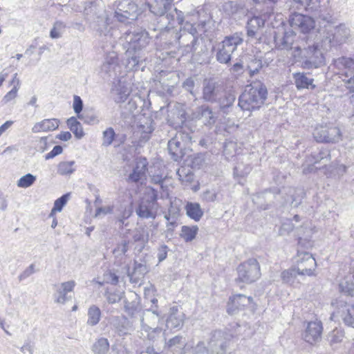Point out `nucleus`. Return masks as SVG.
Listing matches in <instances>:
<instances>
[{
  "label": "nucleus",
  "mask_w": 354,
  "mask_h": 354,
  "mask_svg": "<svg viewBox=\"0 0 354 354\" xmlns=\"http://www.w3.org/2000/svg\"><path fill=\"white\" fill-rule=\"evenodd\" d=\"M185 209L187 215L195 221H198L203 215V211L198 203H187Z\"/></svg>",
  "instance_id": "40"
},
{
  "label": "nucleus",
  "mask_w": 354,
  "mask_h": 354,
  "mask_svg": "<svg viewBox=\"0 0 354 354\" xmlns=\"http://www.w3.org/2000/svg\"><path fill=\"white\" fill-rule=\"evenodd\" d=\"M322 332V326L321 322H309L304 334V338L306 342L313 344L320 339Z\"/></svg>",
  "instance_id": "23"
},
{
  "label": "nucleus",
  "mask_w": 354,
  "mask_h": 354,
  "mask_svg": "<svg viewBox=\"0 0 354 354\" xmlns=\"http://www.w3.org/2000/svg\"><path fill=\"white\" fill-rule=\"evenodd\" d=\"M296 35L291 30L286 31L281 37H274L276 46L281 49L294 50L295 57L305 58L302 66L306 69L316 68L324 63L322 53L319 46L308 35L295 39Z\"/></svg>",
  "instance_id": "1"
},
{
  "label": "nucleus",
  "mask_w": 354,
  "mask_h": 354,
  "mask_svg": "<svg viewBox=\"0 0 354 354\" xmlns=\"http://www.w3.org/2000/svg\"><path fill=\"white\" fill-rule=\"evenodd\" d=\"M184 322V314L182 312H178L177 308H171L167 320V327L172 328H179L183 326Z\"/></svg>",
  "instance_id": "34"
},
{
  "label": "nucleus",
  "mask_w": 354,
  "mask_h": 354,
  "mask_svg": "<svg viewBox=\"0 0 354 354\" xmlns=\"http://www.w3.org/2000/svg\"><path fill=\"white\" fill-rule=\"evenodd\" d=\"M297 276H300L296 266L291 267L288 270H283L281 274V277L283 283L295 286L299 283L297 280Z\"/></svg>",
  "instance_id": "37"
},
{
  "label": "nucleus",
  "mask_w": 354,
  "mask_h": 354,
  "mask_svg": "<svg viewBox=\"0 0 354 354\" xmlns=\"http://www.w3.org/2000/svg\"><path fill=\"white\" fill-rule=\"evenodd\" d=\"M152 123L153 122L150 118H145L137 125L136 131L138 133H140L141 141L147 142L149 139L150 134L154 130Z\"/></svg>",
  "instance_id": "31"
},
{
  "label": "nucleus",
  "mask_w": 354,
  "mask_h": 354,
  "mask_svg": "<svg viewBox=\"0 0 354 354\" xmlns=\"http://www.w3.org/2000/svg\"><path fill=\"white\" fill-rule=\"evenodd\" d=\"M295 263L300 276H313L317 266L315 258L307 252L298 250Z\"/></svg>",
  "instance_id": "10"
},
{
  "label": "nucleus",
  "mask_w": 354,
  "mask_h": 354,
  "mask_svg": "<svg viewBox=\"0 0 354 354\" xmlns=\"http://www.w3.org/2000/svg\"><path fill=\"white\" fill-rule=\"evenodd\" d=\"M129 241L128 240H122L120 243L117 244L113 251L115 263L121 265L125 263L127 256L126 253L129 250Z\"/></svg>",
  "instance_id": "30"
},
{
  "label": "nucleus",
  "mask_w": 354,
  "mask_h": 354,
  "mask_svg": "<svg viewBox=\"0 0 354 354\" xmlns=\"http://www.w3.org/2000/svg\"><path fill=\"white\" fill-rule=\"evenodd\" d=\"M295 84L298 90L304 88L314 89L315 85L313 84L314 80L307 77L304 73H296L293 74Z\"/></svg>",
  "instance_id": "32"
},
{
  "label": "nucleus",
  "mask_w": 354,
  "mask_h": 354,
  "mask_svg": "<svg viewBox=\"0 0 354 354\" xmlns=\"http://www.w3.org/2000/svg\"><path fill=\"white\" fill-rule=\"evenodd\" d=\"M73 9L76 12H82L88 20H93L96 24V30L100 35H106L110 18L102 3L97 1L85 2L82 6H74Z\"/></svg>",
  "instance_id": "3"
},
{
  "label": "nucleus",
  "mask_w": 354,
  "mask_h": 354,
  "mask_svg": "<svg viewBox=\"0 0 354 354\" xmlns=\"http://www.w3.org/2000/svg\"><path fill=\"white\" fill-rule=\"evenodd\" d=\"M238 279L243 283H250L261 276L260 266L255 259H249L237 268Z\"/></svg>",
  "instance_id": "8"
},
{
  "label": "nucleus",
  "mask_w": 354,
  "mask_h": 354,
  "mask_svg": "<svg viewBox=\"0 0 354 354\" xmlns=\"http://www.w3.org/2000/svg\"><path fill=\"white\" fill-rule=\"evenodd\" d=\"M122 299L120 293L117 292H108L106 295V299L109 304H115L119 302Z\"/></svg>",
  "instance_id": "63"
},
{
  "label": "nucleus",
  "mask_w": 354,
  "mask_h": 354,
  "mask_svg": "<svg viewBox=\"0 0 354 354\" xmlns=\"http://www.w3.org/2000/svg\"><path fill=\"white\" fill-rule=\"evenodd\" d=\"M160 321V315L155 311L147 310L143 313L141 318L142 331H149L154 329V332L159 330L158 324Z\"/></svg>",
  "instance_id": "20"
},
{
  "label": "nucleus",
  "mask_w": 354,
  "mask_h": 354,
  "mask_svg": "<svg viewBox=\"0 0 354 354\" xmlns=\"http://www.w3.org/2000/svg\"><path fill=\"white\" fill-rule=\"evenodd\" d=\"M346 80H344L346 88L351 91L354 92V73H351V72H348V73L346 74Z\"/></svg>",
  "instance_id": "64"
},
{
  "label": "nucleus",
  "mask_w": 354,
  "mask_h": 354,
  "mask_svg": "<svg viewBox=\"0 0 354 354\" xmlns=\"http://www.w3.org/2000/svg\"><path fill=\"white\" fill-rule=\"evenodd\" d=\"M289 22L292 28L298 30L304 35L310 34L309 32L315 26V22L312 17L297 12L290 16Z\"/></svg>",
  "instance_id": "17"
},
{
  "label": "nucleus",
  "mask_w": 354,
  "mask_h": 354,
  "mask_svg": "<svg viewBox=\"0 0 354 354\" xmlns=\"http://www.w3.org/2000/svg\"><path fill=\"white\" fill-rule=\"evenodd\" d=\"M165 341L166 339L165 338ZM185 346V339L182 336L176 335L165 342V348L171 350L174 354H181Z\"/></svg>",
  "instance_id": "33"
},
{
  "label": "nucleus",
  "mask_w": 354,
  "mask_h": 354,
  "mask_svg": "<svg viewBox=\"0 0 354 354\" xmlns=\"http://www.w3.org/2000/svg\"><path fill=\"white\" fill-rule=\"evenodd\" d=\"M199 115L204 120L205 124L212 125L216 122L212 109L209 106L203 105L199 108Z\"/></svg>",
  "instance_id": "45"
},
{
  "label": "nucleus",
  "mask_w": 354,
  "mask_h": 354,
  "mask_svg": "<svg viewBox=\"0 0 354 354\" xmlns=\"http://www.w3.org/2000/svg\"><path fill=\"white\" fill-rule=\"evenodd\" d=\"M331 156L328 149L322 148L319 151L313 152L306 157L305 163L303 165V173L307 174L315 172L326 166Z\"/></svg>",
  "instance_id": "7"
},
{
  "label": "nucleus",
  "mask_w": 354,
  "mask_h": 354,
  "mask_svg": "<svg viewBox=\"0 0 354 354\" xmlns=\"http://www.w3.org/2000/svg\"><path fill=\"white\" fill-rule=\"evenodd\" d=\"M350 36V29L344 24L330 27L324 37L325 48L344 43Z\"/></svg>",
  "instance_id": "11"
},
{
  "label": "nucleus",
  "mask_w": 354,
  "mask_h": 354,
  "mask_svg": "<svg viewBox=\"0 0 354 354\" xmlns=\"http://www.w3.org/2000/svg\"><path fill=\"white\" fill-rule=\"evenodd\" d=\"M223 86L214 80H205L203 83L202 99L209 103H214L223 93Z\"/></svg>",
  "instance_id": "15"
},
{
  "label": "nucleus",
  "mask_w": 354,
  "mask_h": 354,
  "mask_svg": "<svg viewBox=\"0 0 354 354\" xmlns=\"http://www.w3.org/2000/svg\"><path fill=\"white\" fill-rule=\"evenodd\" d=\"M132 239L135 243H139L141 250L149 241V232L145 227L137 228L133 232Z\"/></svg>",
  "instance_id": "41"
},
{
  "label": "nucleus",
  "mask_w": 354,
  "mask_h": 354,
  "mask_svg": "<svg viewBox=\"0 0 354 354\" xmlns=\"http://www.w3.org/2000/svg\"><path fill=\"white\" fill-rule=\"evenodd\" d=\"M265 21L261 17H254L250 19L247 24V35L251 39H261L259 31L264 26Z\"/></svg>",
  "instance_id": "27"
},
{
  "label": "nucleus",
  "mask_w": 354,
  "mask_h": 354,
  "mask_svg": "<svg viewBox=\"0 0 354 354\" xmlns=\"http://www.w3.org/2000/svg\"><path fill=\"white\" fill-rule=\"evenodd\" d=\"M117 211L118 213L116 214V218L118 222L122 225H123L124 221L129 218L132 214V209L124 205H120L118 207Z\"/></svg>",
  "instance_id": "48"
},
{
  "label": "nucleus",
  "mask_w": 354,
  "mask_h": 354,
  "mask_svg": "<svg viewBox=\"0 0 354 354\" xmlns=\"http://www.w3.org/2000/svg\"><path fill=\"white\" fill-rule=\"evenodd\" d=\"M73 108L75 113H77L78 115V118L82 119V116L80 115V112L83 109V101L82 100L81 97L77 95H75L73 97Z\"/></svg>",
  "instance_id": "58"
},
{
  "label": "nucleus",
  "mask_w": 354,
  "mask_h": 354,
  "mask_svg": "<svg viewBox=\"0 0 354 354\" xmlns=\"http://www.w3.org/2000/svg\"><path fill=\"white\" fill-rule=\"evenodd\" d=\"M216 197L217 193L214 190H206L203 194V199L207 202H214Z\"/></svg>",
  "instance_id": "61"
},
{
  "label": "nucleus",
  "mask_w": 354,
  "mask_h": 354,
  "mask_svg": "<svg viewBox=\"0 0 354 354\" xmlns=\"http://www.w3.org/2000/svg\"><path fill=\"white\" fill-rule=\"evenodd\" d=\"M186 121V112L180 105H175L169 109L167 122L175 129L181 127Z\"/></svg>",
  "instance_id": "21"
},
{
  "label": "nucleus",
  "mask_w": 354,
  "mask_h": 354,
  "mask_svg": "<svg viewBox=\"0 0 354 354\" xmlns=\"http://www.w3.org/2000/svg\"><path fill=\"white\" fill-rule=\"evenodd\" d=\"M92 351L95 354H106L109 350V342L106 338L97 339L92 346Z\"/></svg>",
  "instance_id": "44"
},
{
  "label": "nucleus",
  "mask_w": 354,
  "mask_h": 354,
  "mask_svg": "<svg viewBox=\"0 0 354 354\" xmlns=\"http://www.w3.org/2000/svg\"><path fill=\"white\" fill-rule=\"evenodd\" d=\"M66 25L64 22L57 21L54 23L50 32V37L52 39H58L62 37L64 32Z\"/></svg>",
  "instance_id": "51"
},
{
  "label": "nucleus",
  "mask_w": 354,
  "mask_h": 354,
  "mask_svg": "<svg viewBox=\"0 0 354 354\" xmlns=\"http://www.w3.org/2000/svg\"><path fill=\"white\" fill-rule=\"evenodd\" d=\"M69 194H66L57 198L54 203V207H53L50 216H53L55 212H61L63 207L66 204L68 199Z\"/></svg>",
  "instance_id": "54"
},
{
  "label": "nucleus",
  "mask_w": 354,
  "mask_h": 354,
  "mask_svg": "<svg viewBox=\"0 0 354 354\" xmlns=\"http://www.w3.org/2000/svg\"><path fill=\"white\" fill-rule=\"evenodd\" d=\"M12 83L15 84L14 87L4 96L3 101L5 103H7L14 98L16 97L17 91L19 88L20 82L19 80L17 78V74L15 75Z\"/></svg>",
  "instance_id": "52"
},
{
  "label": "nucleus",
  "mask_w": 354,
  "mask_h": 354,
  "mask_svg": "<svg viewBox=\"0 0 354 354\" xmlns=\"http://www.w3.org/2000/svg\"><path fill=\"white\" fill-rule=\"evenodd\" d=\"M221 331H216L209 342V348L211 354H225L228 346V342L226 340L218 339L221 337Z\"/></svg>",
  "instance_id": "25"
},
{
  "label": "nucleus",
  "mask_w": 354,
  "mask_h": 354,
  "mask_svg": "<svg viewBox=\"0 0 354 354\" xmlns=\"http://www.w3.org/2000/svg\"><path fill=\"white\" fill-rule=\"evenodd\" d=\"M267 97L266 86L261 82H254L246 86L239 97L238 105L243 111H257L265 104Z\"/></svg>",
  "instance_id": "2"
},
{
  "label": "nucleus",
  "mask_w": 354,
  "mask_h": 354,
  "mask_svg": "<svg viewBox=\"0 0 354 354\" xmlns=\"http://www.w3.org/2000/svg\"><path fill=\"white\" fill-rule=\"evenodd\" d=\"M66 124L76 138L81 139L84 136L82 126L76 118L71 117L67 120Z\"/></svg>",
  "instance_id": "43"
},
{
  "label": "nucleus",
  "mask_w": 354,
  "mask_h": 354,
  "mask_svg": "<svg viewBox=\"0 0 354 354\" xmlns=\"http://www.w3.org/2000/svg\"><path fill=\"white\" fill-rule=\"evenodd\" d=\"M118 81V84L115 86V88H113V91L115 92V96L114 97L115 102L117 103L124 102L127 100L129 97L131 90L130 88L125 86L122 85V79H120Z\"/></svg>",
  "instance_id": "36"
},
{
  "label": "nucleus",
  "mask_w": 354,
  "mask_h": 354,
  "mask_svg": "<svg viewBox=\"0 0 354 354\" xmlns=\"http://www.w3.org/2000/svg\"><path fill=\"white\" fill-rule=\"evenodd\" d=\"M328 338L330 344L333 345L342 341L344 333L341 330L336 328L330 333Z\"/></svg>",
  "instance_id": "56"
},
{
  "label": "nucleus",
  "mask_w": 354,
  "mask_h": 354,
  "mask_svg": "<svg viewBox=\"0 0 354 354\" xmlns=\"http://www.w3.org/2000/svg\"><path fill=\"white\" fill-rule=\"evenodd\" d=\"M236 100L235 91L232 89L225 90L223 88V93L218 96L216 103L220 110L224 113H227L229 109L233 106Z\"/></svg>",
  "instance_id": "22"
},
{
  "label": "nucleus",
  "mask_w": 354,
  "mask_h": 354,
  "mask_svg": "<svg viewBox=\"0 0 354 354\" xmlns=\"http://www.w3.org/2000/svg\"><path fill=\"white\" fill-rule=\"evenodd\" d=\"M294 229V225L290 220H286L282 223L279 228V233L280 235L283 236L289 234Z\"/></svg>",
  "instance_id": "59"
},
{
  "label": "nucleus",
  "mask_w": 354,
  "mask_h": 354,
  "mask_svg": "<svg viewBox=\"0 0 354 354\" xmlns=\"http://www.w3.org/2000/svg\"><path fill=\"white\" fill-rule=\"evenodd\" d=\"M158 208V191L151 187H147L143 196L138 201L135 209L136 215L140 219L154 220L157 216Z\"/></svg>",
  "instance_id": "4"
},
{
  "label": "nucleus",
  "mask_w": 354,
  "mask_h": 354,
  "mask_svg": "<svg viewBox=\"0 0 354 354\" xmlns=\"http://www.w3.org/2000/svg\"><path fill=\"white\" fill-rule=\"evenodd\" d=\"M119 41L127 55H130L132 53H142L149 45L150 37L145 30L138 28L126 32L120 37Z\"/></svg>",
  "instance_id": "5"
},
{
  "label": "nucleus",
  "mask_w": 354,
  "mask_h": 354,
  "mask_svg": "<svg viewBox=\"0 0 354 354\" xmlns=\"http://www.w3.org/2000/svg\"><path fill=\"white\" fill-rule=\"evenodd\" d=\"M88 319L86 324L88 326H94L97 325L101 319V310L95 305L91 306L88 309Z\"/></svg>",
  "instance_id": "42"
},
{
  "label": "nucleus",
  "mask_w": 354,
  "mask_h": 354,
  "mask_svg": "<svg viewBox=\"0 0 354 354\" xmlns=\"http://www.w3.org/2000/svg\"><path fill=\"white\" fill-rule=\"evenodd\" d=\"M36 176L31 174H27L21 176L17 181V186L21 188H27L30 187L36 180Z\"/></svg>",
  "instance_id": "53"
},
{
  "label": "nucleus",
  "mask_w": 354,
  "mask_h": 354,
  "mask_svg": "<svg viewBox=\"0 0 354 354\" xmlns=\"http://www.w3.org/2000/svg\"><path fill=\"white\" fill-rule=\"evenodd\" d=\"M168 150L174 161H178L185 155V145L180 140L179 136H174L168 142Z\"/></svg>",
  "instance_id": "24"
},
{
  "label": "nucleus",
  "mask_w": 354,
  "mask_h": 354,
  "mask_svg": "<svg viewBox=\"0 0 354 354\" xmlns=\"http://www.w3.org/2000/svg\"><path fill=\"white\" fill-rule=\"evenodd\" d=\"M243 41V34L241 32H235L232 35L226 36L216 46V59L217 62L225 64L230 63L232 54Z\"/></svg>",
  "instance_id": "6"
},
{
  "label": "nucleus",
  "mask_w": 354,
  "mask_h": 354,
  "mask_svg": "<svg viewBox=\"0 0 354 354\" xmlns=\"http://www.w3.org/2000/svg\"><path fill=\"white\" fill-rule=\"evenodd\" d=\"M337 64L343 67L344 71L342 72V75L346 77V74L348 72L351 73H354V59L349 57H341L337 60Z\"/></svg>",
  "instance_id": "47"
},
{
  "label": "nucleus",
  "mask_w": 354,
  "mask_h": 354,
  "mask_svg": "<svg viewBox=\"0 0 354 354\" xmlns=\"http://www.w3.org/2000/svg\"><path fill=\"white\" fill-rule=\"evenodd\" d=\"M76 283L73 280L62 282L54 286V301L56 304H64L71 300L72 297L69 294L73 292Z\"/></svg>",
  "instance_id": "18"
},
{
  "label": "nucleus",
  "mask_w": 354,
  "mask_h": 354,
  "mask_svg": "<svg viewBox=\"0 0 354 354\" xmlns=\"http://www.w3.org/2000/svg\"><path fill=\"white\" fill-rule=\"evenodd\" d=\"M138 17L137 5L129 0L120 1L115 12V17L120 22L129 23Z\"/></svg>",
  "instance_id": "14"
},
{
  "label": "nucleus",
  "mask_w": 354,
  "mask_h": 354,
  "mask_svg": "<svg viewBox=\"0 0 354 354\" xmlns=\"http://www.w3.org/2000/svg\"><path fill=\"white\" fill-rule=\"evenodd\" d=\"M230 303L227 305V313L230 315H233L235 313V309L242 308L250 305L252 302V298L251 297H246L244 295H236L230 299Z\"/></svg>",
  "instance_id": "26"
},
{
  "label": "nucleus",
  "mask_w": 354,
  "mask_h": 354,
  "mask_svg": "<svg viewBox=\"0 0 354 354\" xmlns=\"http://www.w3.org/2000/svg\"><path fill=\"white\" fill-rule=\"evenodd\" d=\"M147 272L148 268L146 264L135 261L133 271L131 273L128 272V275L132 282L137 283Z\"/></svg>",
  "instance_id": "39"
},
{
  "label": "nucleus",
  "mask_w": 354,
  "mask_h": 354,
  "mask_svg": "<svg viewBox=\"0 0 354 354\" xmlns=\"http://www.w3.org/2000/svg\"><path fill=\"white\" fill-rule=\"evenodd\" d=\"M261 68L262 62L260 59H252L248 66V68L251 76L257 74Z\"/></svg>",
  "instance_id": "57"
},
{
  "label": "nucleus",
  "mask_w": 354,
  "mask_h": 354,
  "mask_svg": "<svg viewBox=\"0 0 354 354\" xmlns=\"http://www.w3.org/2000/svg\"><path fill=\"white\" fill-rule=\"evenodd\" d=\"M59 121L57 119H45L41 122H37L32 128L33 133L45 132L54 131L59 127Z\"/></svg>",
  "instance_id": "29"
},
{
  "label": "nucleus",
  "mask_w": 354,
  "mask_h": 354,
  "mask_svg": "<svg viewBox=\"0 0 354 354\" xmlns=\"http://www.w3.org/2000/svg\"><path fill=\"white\" fill-rule=\"evenodd\" d=\"M116 134L112 127L106 129L102 132V145L104 147H109L113 142Z\"/></svg>",
  "instance_id": "49"
},
{
  "label": "nucleus",
  "mask_w": 354,
  "mask_h": 354,
  "mask_svg": "<svg viewBox=\"0 0 354 354\" xmlns=\"http://www.w3.org/2000/svg\"><path fill=\"white\" fill-rule=\"evenodd\" d=\"M313 137L318 142H337L341 138V132L337 127H318L313 131Z\"/></svg>",
  "instance_id": "16"
},
{
  "label": "nucleus",
  "mask_w": 354,
  "mask_h": 354,
  "mask_svg": "<svg viewBox=\"0 0 354 354\" xmlns=\"http://www.w3.org/2000/svg\"><path fill=\"white\" fill-rule=\"evenodd\" d=\"M115 327L120 335H127L131 329L129 322L125 317L118 319V325Z\"/></svg>",
  "instance_id": "55"
},
{
  "label": "nucleus",
  "mask_w": 354,
  "mask_h": 354,
  "mask_svg": "<svg viewBox=\"0 0 354 354\" xmlns=\"http://www.w3.org/2000/svg\"><path fill=\"white\" fill-rule=\"evenodd\" d=\"M150 11L156 16L161 17V21H165V25L170 23L173 19V15L168 14V10L171 8L170 0H154L151 3H148Z\"/></svg>",
  "instance_id": "19"
},
{
  "label": "nucleus",
  "mask_w": 354,
  "mask_h": 354,
  "mask_svg": "<svg viewBox=\"0 0 354 354\" xmlns=\"http://www.w3.org/2000/svg\"><path fill=\"white\" fill-rule=\"evenodd\" d=\"M125 55L127 57L126 67L131 71L138 70L140 66L145 59V57L142 55V53H132L130 55H127V50H125Z\"/></svg>",
  "instance_id": "35"
},
{
  "label": "nucleus",
  "mask_w": 354,
  "mask_h": 354,
  "mask_svg": "<svg viewBox=\"0 0 354 354\" xmlns=\"http://www.w3.org/2000/svg\"><path fill=\"white\" fill-rule=\"evenodd\" d=\"M339 288L340 292L353 295L354 290V274L348 273L339 282Z\"/></svg>",
  "instance_id": "38"
},
{
  "label": "nucleus",
  "mask_w": 354,
  "mask_h": 354,
  "mask_svg": "<svg viewBox=\"0 0 354 354\" xmlns=\"http://www.w3.org/2000/svg\"><path fill=\"white\" fill-rule=\"evenodd\" d=\"M101 73L104 79L118 80L123 77L122 66L119 64L118 55L115 52L107 54L101 66Z\"/></svg>",
  "instance_id": "9"
},
{
  "label": "nucleus",
  "mask_w": 354,
  "mask_h": 354,
  "mask_svg": "<svg viewBox=\"0 0 354 354\" xmlns=\"http://www.w3.org/2000/svg\"><path fill=\"white\" fill-rule=\"evenodd\" d=\"M195 86V81L192 77L187 78L183 83V87L192 95H194L193 89Z\"/></svg>",
  "instance_id": "62"
},
{
  "label": "nucleus",
  "mask_w": 354,
  "mask_h": 354,
  "mask_svg": "<svg viewBox=\"0 0 354 354\" xmlns=\"http://www.w3.org/2000/svg\"><path fill=\"white\" fill-rule=\"evenodd\" d=\"M174 11L177 15V19L178 24L182 26L180 32H183L180 35L178 36L176 35V39L178 40L183 39V37H189L192 39L191 45L186 44V47L189 48L188 50L192 51L194 48V46L196 44L198 41V31L196 28L194 26V24L186 21L184 23V17L183 14L181 11H178L176 8L174 9Z\"/></svg>",
  "instance_id": "13"
},
{
  "label": "nucleus",
  "mask_w": 354,
  "mask_h": 354,
  "mask_svg": "<svg viewBox=\"0 0 354 354\" xmlns=\"http://www.w3.org/2000/svg\"><path fill=\"white\" fill-rule=\"evenodd\" d=\"M75 161H64L59 163L57 173L60 175L71 174L74 172Z\"/></svg>",
  "instance_id": "50"
},
{
  "label": "nucleus",
  "mask_w": 354,
  "mask_h": 354,
  "mask_svg": "<svg viewBox=\"0 0 354 354\" xmlns=\"http://www.w3.org/2000/svg\"><path fill=\"white\" fill-rule=\"evenodd\" d=\"M148 162L146 158H139L136 161V167L132 173L129 175V179L137 183L145 178L146 171L147 170Z\"/></svg>",
  "instance_id": "28"
},
{
  "label": "nucleus",
  "mask_w": 354,
  "mask_h": 354,
  "mask_svg": "<svg viewBox=\"0 0 354 354\" xmlns=\"http://www.w3.org/2000/svg\"><path fill=\"white\" fill-rule=\"evenodd\" d=\"M336 304V309L331 314L330 319L334 322H339L342 319L346 325L354 328V304H349L339 300Z\"/></svg>",
  "instance_id": "12"
},
{
  "label": "nucleus",
  "mask_w": 354,
  "mask_h": 354,
  "mask_svg": "<svg viewBox=\"0 0 354 354\" xmlns=\"http://www.w3.org/2000/svg\"><path fill=\"white\" fill-rule=\"evenodd\" d=\"M167 80L161 78L158 81V83H159L160 86H161V88H162L163 93L166 92L167 93H171L173 91L174 85L167 82Z\"/></svg>",
  "instance_id": "60"
},
{
  "label": "nucleus",
  "mask_w": 354,
  "mask_h": 354,
  "mask_svg": "<svg viewBox=\"0 0 354 354\" xmlns=\"http://www.w3.org/2000/svg\"><path fill=\"white\" fill-rule=\"evenodd\" d=\"M198 231L197 225L187 226L184 225L181 228L180 236L186 242L192 241L195 239Z\"/></svg>",
  "instance_id": "46"
}]
</instances>
